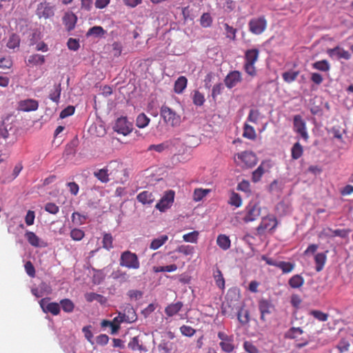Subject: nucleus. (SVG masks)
Wrapping results in <instances>:
<instances>
[{
	"mask_svg": "<svg viewBox=\"0 0 353 353\" xmlns=\"http://www.w3.org/2000/svg\"><path fill=\"white\" fill-rule=\"evenodd\" d=\"M119 264L128 269H139L140 263L137 255L130 251H125L121 254Z\"/></svg>",
	"mask_w": 353,
	"mask_h": 353,
	"instance_id": "obj_1",
	"label": "nucleus"
},
{
	"mask_svg": "<svg viewBox=\"0 0 353 353\" xmlns=\"http://www.w3.org/2000/svg\"><path fill=\"white\" fill-rule=\"evenodd\" d=\"M160 113L166 124L172 127L179 125L181 122L180 116L168 106L165 105H162Z\"/></svg>",
	"mask_w": 353,
	"mask_h": 353,
	"instance_id": "obj_2",
	"label": "nucleus"
},
{
	"mask_svg": "<svg viewBox=\"0 0 353 353\" xmlns=\"http://www.w3.org/2000/svg\"><path fill=\"white\" fill-rule=\"evenodd\" d=\"M238 159L242 162L243 168H252L255 166L258 162V158L256 154L250 151H243L236 154Z\"/></svg>",
	"mask_w": 353,
	"mask_h": 353,
	"instance_id": "obj_3",
	"label": "nucleus"
},
{
	"mask_svg": "<svg viewBox=\"0 0 353 353\" xmlns=\"http://www.w3.org/2000/svg\"><path fill=\"white\" fill-rule=\"evenodd\" d=\"M113 128L117 133L126 136L132 131L133 125L128 120L127 117H121L117 119Z\"/></svg>",
	"mask_w": 353,
	"mask_h": 353,
	"instance_id": "obj_4",
	"label": "nucleus"
},
{
	"mask_svg": "<svg viewBox=\"0 0 353 353\" xmlns=\"http://www.w3.org/2000/svg\"><path fill=\"white\" fill-rule=\"evenodd\" d=\"M174 191H166L163 197L156 204L155 208L160 212H165L166 210L169 209L174 203Z\"/></svg>",
	"mask_w": 353,
	"mask_h": 353,
	"instance_id": "obj_5",
	"label": "nucleus"
},
{
	"mask_svg": "<svg viewBox=\"0 0 353 353\" xmlns=\"http://www.w3.org/2000/svg\"><path fill=\"white\" fill-rule=\"evenodd\" d=\"M250 31L254 34H261L267 27V21L264 17L252 19L249 22Z\"/></svg>",
	"mask_w": 353,
	"mask_h": 353,
	"instance_id": "obj_6",
	"label": "nucleus"
},
{
	"mask_svg": "<svg viewBox=\"0 0 353 353\" xmlns=\"http://www.w3.org/2000/svg\"><path fill=\"white\" fill-rule=\"evenodd\" d=\"M245 215L243 217V221L245 223L255 221L261 212V208L257 203H250L245 209Z\"/></svg>",
	"mask_w": 353,
	"mask_h": 353,
	"instance_id": "obj_7",
	"label": "nucleus"
},
{
	"mask_svg": "<svg viewBox=\"0 0 353 353\" xmlns=\"http://www.w3.org/2000/svg\"><path fill=\"white\" fill-rule=\"evenodd\" d=\"M277 220L274 215H268L263 217L261 223L256 228L258 234H262L265 230H272L276 228Z\"/></svg>",
	"mask_w": 353,
	"mask_h": 353,
	"instance_id": "obj_8",
	"label": "nucleus"
},
{
	"mask_svg": "<svg viewBox=\"0 0 353 353\" xmlns=\"http://www.w3.org/2000/svg\"><path fill=\"white\" fill-rule=\"evenodd\" d=\"M36 14L39 18L49 19L54 14V6L43 1L37 5Z\"/></svg>",
	"mask_w": 353,
	"mask_h": 353,
	"instance_id": "obj_9",
	"label": "nucleus"
},
{
	"mask_svg": "<svg viewBox=\"0 0 353 353\" xmlns=\"http://www.w3.org/2000/svg\"><path fill=\"white\" fill-rule=\"evenodd\" d=\"M50 298H43L40 300L39 305L42 310L45 313H50L52 315L57 316L59 314L61 309L60 305L56 302H49Z\"/></svg>",
	"mask_w": 353,
	"mask_h": 353,
	"instance_id": "obj_10",
	"label": "nucleus"
},
{
	"mask_svg": "<svg viewBox=\"0 0 353 353\" xmlns=\"http://www.w3.org/2000/svg\"><path fill=\"white\" fill-rule=\"evenodd\" d=\"M294 130L307 141L309 136L306 130V124L300 115L294 117Z\"/></svg>",
	"mask_w": 353,
	"mask_h": 353,
	"instance_id": "obj_11",
	"label": "nucleus"
},
{
	"mask_svg": "<svg viewBox=\"0 0 353 353\" xmlns=\"http://www.w3.org/2000/svg\"><path fill=\"white\" fill-rule=\"evenodd\" d=\"M259 310L261 313V320L266 321V315L270 314L274 310V305L270 300L262 299L259 301Z\"/></svg>",
	"mask_w": 353,
	"mask_h": 353,
	"instance_id": "obj_12",
	"label": "nucleus"
},
{
	"mask_svg": "<svg viewBox=\"0 0 353 353\" xmlns=\"http://www.w3.org/2000/svg\"><path fill=\"white\" fill-rule=\"evenodd\" d=\"M147 336L146 334H143L133 337L128 343V347L133 351L147 352L148 348L143 342V339Z\"/></svg>",
	"mask_w": 353,
	"mask_h": 353,
	"instance_id": "obj_13",
	"label": "nucleus"
},
{
	"mask_svg": "<svg viewBox=\"0 0 353 353\" xmlns=\"http://www.w3.org/2000/svg\"><path fill=\"white\" fill-rule=\"evenodd\" d=\"M327 54L332 59L349 60L351 57L350 53L343 48L336 46L332 49L327 50Z\"/></svg>",
	"mask_w": 353,
	"mask_h": 353,
	"instance_id": "obj_14",
	"label": "nucleus"
},
{
	"mask_svg": "<svg viewBox=\"0 0 353 353\" xmlns=\"http://www.w3.org/2000/svg\"><path fill=\"white\" fill-rule=\"evenodd\" d=\"M39 103L34 99H25L19 102L18 110L23 112L35 111L38 109Z\"/></svg>",
	"mask_w": 353,
	"mask_h": 353,
	"instance_id": "obj_15",
	"label": "nucleus"
},
{
	"mask_svg": "<svg viewBox=\"0 0 353 353\" xmlns=\"http://www.w3.org/2000/svg\"><path fill=\"white\" fill-rule=\"evenodd\" d=\"M125 323H132L137 320V315L135 310L130 304H126L121 312Z\"/></svg>",
	"mask_w": 353,
	"mask_h": 353,
	"instance_id": "obj_16",
	"label": "nucleus"
},
{
	"mask_svg": "<svg viewBox=\"0 0 353 353\" xmlns=\"http://www.w3.org/2000/svg\"><path fill=\"white\" fill-rule=\"evenodd\" d=\"M77 17L72 12H66L63 17V23L68 31L72 30L76 26Z\"/></svg>",
	"mask_w": 353,
	"mask_h": 353,
	"instance_id": "obj_17",
	"label": "nucleus"
},
{
	"mask_svg": "<svg viewBox=\"0 0 353 353\" xmlns=\"http://www.w3.org/2000/svg\"><path fill=\"white\" fill-rule=\"evenodd\" d=\"M241 80V74L239 71L234 70L230 72L225 79V83L227 87L232 88L237 85V83Z\"/></svg>",
	"mask_w": 353,
	"mask_h": 353,
	"instance_id": "obj_18",
	"label": "nucleus"
},
{
	"mask_svg": "<svg viewBox=\"0 0 353 353\" xmlns=\"http://www.w3.org/2000/svg\"><path fill=\"white\" fill-rule=\"evenodd\" d=\"M137 199L143 205H151L155 200V196L152 192L144 190L137 196Z\"/></svg>",
	"mask_w": 353,
	"mask_h": 353,
	"instance_id": "obj_19",
	"label": "nucleus"
},
{
	"mask_svg": "<svg viewBox=\"0 0 353 353\" xmlns=\"http://www.w3.org/2000/svg\"><path fill=\"white\" fill-rule=\"evenodd\" d=\"M183 304L181 301L168 305L165 308V313L167 316L171 317L176 314L183 307Z\"/></svg>",
	"mask_w": 353,
	"mask_h": 353,
	"instance_id": "obj_20",
	"label": "nucleus"
},
{
	"mask_svg": "<svg viewBox=\"0 0 353 353\" xmlns=\"http://www.w3.org/2000/svg\"><path fill=\"white\" fill-rule=\"evenodd\" d=\"M216 244L223 250H227L231 246V241L228 236L221 234L217 236Z\"/></svg>",
	"mask_w": 353,
	"mask_h": 353,
	"instance_id": "obj_21",
	"label": "nucleus"
},
{
	"mask_svg": "<svg viewBox=\"0 0 353 353\" xmlns=\"http://www.w3.org/2000/svg\"><path fill=\"white\" fill-rule=\"evenodd\" d=\"M327 260L326 254L324 252L317 253L314 256L316 270L320 272L323 269Z\"/></svg>",
	"mask_w": 353,
	"mask_h": 353,
	"instance_id": "obj_22",
	"label": "nucleus"
},
{
	"mask_svg": "<svg viewBox=\"0 0 353 353\" xmlns=\"http://www.w3.org/2000/svg\"><path fill=\"white\" fill-rule=\"evenodd\" d=\"M20 41H21L20 37L15 33H12L10 35V37L7 41L6 46L9 49H12V50H14L15 48H19V45H20Z\"/></svg>",
	"mask_w": 353,
	"mask_h": 353,
	"instance_id": "obj_23",
	"label": "nucleus"
},
{
	"mask_svg": "<svg viewBox=\"0 0 353 353\" xmlns=\"http://www.w3.org/2000/svg\"><path fill=\"white\" fill-rule=\"evenodd\" d=\"M305 280L300 274L292 276L288 281V284L292 288H299L304 284Z\"/></svg>",
	"mask_w": 353,
	"mask_h": 353,
	"instance_id": "obj_24",
	"label": "nucleus"
},
{
	"mask_svg": "<svg viewBox=\"0 0 353 353\" xmlns=\"http://www.w3.org/2000/svg\"><path fill=\"white\" fill-rule=\"evenodd\" d=\"M259 54V51L256 48L248 50L245 53V62L255 63L258 60Z\"/></svg>",
	"mask_w": 353,
	"mask_h": 353,
	"instance_id": "obj_25",
	"label": "nucleus"
},
{
	"mask_svg": "<svg viewBox=\"0 0 353 353\" xmlns=\"http://www.w3.org/2000/svg\"><path fill=\"white\" fill-rule=\"evenodd\" d=\"M45 62V56L39 54L30 55L28 59V63L32 65H41Z\"/></svg>",
	"mask_w": 353,
	"mask_h": 353,
	"instance_id": "obj_26",
	"label": "nucleus"
},
{
	"mask_svg": "<svg viewBox=\"0 0 353 353\" xmlns=\"http://www.w3.org/2000/svg\"><path fill=\"white\" fill-rule=\"evenodd\" d=\"M168 240V236L165 234L161 235L152 241L150 248L155 250L162 246Z\"/></svg>",
	"mask_w": 353,
	"mask_h": 353,
	"instance_id": "obj_27",
	"label": "nucleus"
},
{
	"mask_svg": "<svg viewBox=\"0 0 353 353\" xmlns=\"http://www.w3.org/2000/svg\"><path fill=\"white\" fill-rule=\"evenodd\" d=\"M105 34V30L101 26H93L90 28L86 33L87 37L94 36L95 37H103Z\"/></svg>",
	"mask_w": 353,
	"mask_h": 353,
	"instance_id": "obj_28",
	"label": "nucleus"
},
{
	"mask_svg": "<svg viewBox=\"0 0 353 353\" xmlns=\"http://www.w3.org/2000/svg\"><path fill=\"white\" fill-rule=\"evenodd\" d=\"M303 153V148L302 145L299 143H295L291 149V156L292 159L296 160L299 159Z\"/></svg>",
	"mask_w": 353,
	"mask_h": 353,
	"instance_id": "obj_29",
	"label": "nucleus"
},
{
	"mask_svg": "<svg viewBox=\"0 0 353 353\" xmlns=\"http://www.w3.org/2000/svg\"><path fill=\"white\" fill-rule=\"evenodd\" d=\"M303 333V330L300 327H292L290 328L285 334V337L290 339H295Z\"/></svg>",
	"mask_w": 353,
	"mask_h": 353,
	"instance_id": "obj_30",
	"label": "nucleus"
},
{
	"mask_svg": "<svg viewBox=\"0 0 353 353\" xmlns=\"http://www.w3.org/2000/svg\"><path fill=\"white\" fill-rule=\"evenodd\" d=\"M243 136L250 140H254L256 137V134L254 128L247 123L244 124Z\"/></svg>",
	"mask_w": 353,
	"mask_h": 353,
	"instance_id": "obj_31",
	"label": "nucleus"
},
{
	"mask_svg": "<svg viewBox=\"0 0 353 353\" xmlns=\"http://www.w3.org/2000/svg\"><path fill=\"white\" fill-rule=\"evenodd\" d=\"M25 237L26 238L28 243L34 246V247H39V238L35 234L34 232L31 231H27L25 234Z\"/></svg>",
	"mask_w": 353,
	"mask_h": 353,
	"instance_id": "obj_32",
	"label": "nucleus"
},
{
	"mask_svg": "<svg viewBox=\"0 0 353 353\" xmlns=\"http://www.w3.org/2000/svg\"><path fill=\"white\" fill-rule=\"evenodd\" d=\"M108 168L100 169L94 172V175L102 183H107L109 181V173Z\"/></svg>",
	"mask_w": 353,
	"mask_h": 353,
	"instance_id": "obj_33",
	"label": "nucleus"
},
{
	"mask_svg": "<svg viewBox=\"0 0 353 353\" xmlns=\"http://www.w3.org/2000/svg\"><path fill=\"white\" fill-rule=\"evenodd\" d=\"M62 310L66 313H71L74 309V303L69 299H63L60 301Z\"/></svg>",
	"mask_w": 353,
	"mask_h": 353,
	"instance_id": "obj_34",
	"label": "nucleus"
},
{
	"mask_svg": "<svg viewBox=\"0 0 353 353\" xmlns=\"http://www.w3.org/2000/svg\"><path fill=\"white\" fill-rule=\"evenodd\" d=\"M295 267V264L294 263L285 262V261H279L277 268L282 270L283 274H288L291 272Z\"/></svg>",
	"mask_w": 353,
	"mask_h": 353,
	"instance_id": "obj_35",
	"label": "nucleus"
},
{
	"mask_svg": "<svg viewBox=\"0 0 353 353\" xmlns=\"http://www.w3.org/2000/svg\"><path fill=\"white\" fill-rule=\"evenodd\" d=\"M313 68L322 72H327L330 70V65L326 60H321L314 62L312 64Z\"/></svg>",
	"mask_w": 353,
	"mask_h": 353,
	"instance_id": "obj_36",
	"label": "nucleus"
},
{
	"mask_svg": "<svg viewBox=\"0 0 353 353\" xmlns=\"http://www.w3.org/2000/svg\"><path fill=\"white\" fill-rule=\"evenodd\" d=\"M150 119L144 114H139L136 119V125L139 128H145L150 123Z\"/></svg>",
	"mask_w": 353,
	"mask_h": 353,
	"instance_id": "obj_37",
	"label": "nucleus"
},
{
	"mask_svg": "<svg viewBox=\"0 0 353 353\" xmlns=\"http://www.w3.org/2000/svg\"><path fill=\"white\" fill-rule=\"evenodd\" d=\"M228 203L232 206L239 208L242 205V199L241 196L234 192H232L230 196Z\"/></svg>",
	"mask_w": 353,
	"mask_h": 353,
	"instance_id": "obj_38",
	"label": "nucleus"
},
{
	"mask_svg": "<svg viewBox=\"0 0 353 353\" xmlns=\"http://www.w3.org/2000/svg\"><path fill=\"white\" fill-rule=\"evenodd\" d=\"M264 162H262L261 165L252 172V181L254 183L259 182L263 174L265 173L264 168L263 167Z\"/></svg>",
	"mask_w": 353,
	"mask_h": 353,
	"instance_id": "obj_39",
	"label": "nucleus"
},
{
	"mask_svg": "<svg viewBox=\"0 0 353 353\" xmlns=\"http://www.w3.org/2000/svg\"><path fill=\"white\" fill-rule=\"evenodd\" d=\"M103 248L107 250H110L113 248V237L110 233H104L103 236Z\"/></svg>",
	"mask_w": 353,
	"mask_h": 353,
	"instance_id": "obj_40",
	"label": "nucleus"
},
{
	"mask_svg": "<svg viewBox=\"0 0 353 353\" xmlns=\"http://www.w3.org/2000/svg\"><path fill=\"white\" fill-rule=\"evenodd\" d=\"M210 190L209 189L196 188L194 191L193 199L195 201H199L202 200Z\"/></svg>",
	"mask_w": 353,
	"mask_h": 353,
	"instance_id": "obj_41",
	"label": "nucleus"
},
{
	"mask_svg": "<svg viewBox=\"0 0 353 353\" xmlns=\"http://www.w3.org/2000/svg\"><path fill=\"white\" fill-rule=\"evenodd\" d=\"M214 280L216 285L220 288V289H224L225 288V279L223 278V274L221 271L219 269H217L214 274Z\"/></svg>",
	"mask_w": 353,
	"mask_h": 353,
	"instance_id": "obj_42",
	"label": "nucleus"
},
{
	"mask_svg": "<svg viewBox=\"0 0 353 353\" xmlns=\"http://www.w3.org/2000/svg\"><path fill=\"white\" fill-rule=\"evenodd\" d=\"M237 318L239 321L245 325L247 324L250 321L249 312L241 308L237 313Z\"/></svg>",
	"mask_w": 353,
	"mask_h": 353,
	"instance_id": "obj_43",
	"label": "nucleus"
},
{
	"mask_svg": "<svg viewBox=\"0 0 353 353\" xmlns=\"http://www.w3.org/2000/svg\"><path fill=\"white\" fill-rule=\"evenodd\" d=\"M177 270V266L176 264H171L165 266H154L153 271L156 273L161 272H174Z\"/></svg>",
	"mask_w": 353,
	"mask_h": 353,
	"instance_id": "obj_44",
	"label": "nucleus"
},
{
	"mask_svg": "<svg viewBox=\"0 0 353 353\" xmlns=\"http://www.w3.org/2000/svg\"><path fill=\"white\" fill-rule=\"evenodd\" d=\"M199 232L198 231H193L191 232H189L188 234H185L183 236V239L185 242L189 243H196L199 237Z\"/></svg>",
	"mask_w": 353,
	"mask_h": 353,
	"instance_id": "obj_45",
	"label": "nucleus"
},
{
	"mask_svg": "<svg viewBox=\"0 0 353 353\" xmlns=\"http://www.w3.org/2000/svg\"><path fill=\"white\" fill-rule=\"evenodd\" d=\"M262 118V115L258 110H250L248 120L250 122L257 123L259 120Z\"/></svg>",
	"mask_w": 353,
	"mask_h": 353,
	"instance_id": "obj_46",
	"label": "nucleus"
},
{
	"mask_svg": "<svg viewBox=\"0 0 353 353\" xmlns=\"http://www.w3.org/2000/svg\"><path fill=\"white\" fill-rule=\"evenodd\" d=\"M85 236L84 232L78 228H74L70 232V237L74 241H81Z\"/></svg>",
	"mask_w": 353,
	"mask_h": 353,
	"instance_id": "obj_47",
	"label": "nucleus"
},
{
	"mask_svg": "<svg viewBox=\"0 0 353 353\" xmlns=\"http://www.w3.org/2000/svg\"><path fill=\"white\" fill-rule=\"evenodd\" d=\"M310 314L312 315L315 319L320 321H326L328 319L329 315L320 310H312Z\"/></svg>",
	"mask_w": 353,
	"mask_h": 353,
	"instance_id": "obj_48",
	"label": "nucleus"
},
{
	"mask_svg": "<svg viewBox=\"0 0 353 353\" xmlns=\"http://www.w3.org/2000/svg\"><path fill=\"white\" fill-rule=\"evenodd\" d=\"M299 74V72L297 71L285 72L283 74V78L285 81L290 83L296 79Z\"/></svg>",
	"mask_w": 353,
	"mask_h": 353,
	"instance_id": "obj_49",
	"label": "nucleus"
},
{
	"mask_svg": "<svg viewBox=\"0 0 353 353\" xmlns=\"http://www.w3.org/2000/svg\"><path fill=\"white\" fill-rule=\"evenodd\" d=\"M225 27V31L226 37L229 38L232 40L236 39V29L234 28L233 27L229 26L228 23L224 24Z\"/></svg>",
	"mask_w": 353,
	"mask_h": 353,
	"instance_id": "obj_50",
	"label": "nucleus"
},
{
	"mask_svg": "<svg viewBox=\"0 0 353 353\" xmlns=\"http://www.w3.org/2000/svg\"><path fill=\"white\" fill-rule=\"evenodd\" d=\"M212 22V17L209 13H203L201 17L200 23L203 27L207 28L210 26Z\"/></svg>",
	"mask_w": 353,
	"mask_h": 353,
	"instance_id": "obj_51",
	"label": "nucleus"
},
{
	"mask_svg": "<svg viewBox=\"0 0 353 353\" xmlns=\"http://www.w3.org/2000/svg\"><path fill=\"white\" fill-rule=\"evenodd\" d=\"M85 298L88 302H92L94 300H97L99 302H102L103 296L101 294H96L94 292H89L85 294Z\"/></svg>",
	"mask_w": 353,
	"mask_h": 353,
	"instance_id": "obj_52",
	"label": "nucleus"
},
{
	"mask_svg": "<svg viewBox=\"0 0 353 353\" xmlns=\"http://www.w3.org/2000/svg\"><path fill=\"white\" fill-rule=\"evenodd\" d=\"M112 275L113 279L120 280L121 281H126L129 278L128 274L121 270L115 271Z\"/></svg>",
	"mask_w": 353,
	"mask_h": 353,
	"instance_id": "obj_53",
	"label": "nucleus"
},
{
	"mask_svg": "<svg viewBox=\"0 0 353 353\" xmlns=\"http://www.w3.org/2000/svg\"><path fill=\"white\" fill-rule=\"evenodd\" d=\"M130 300H139L143 296V292L138 290H130L127 292Z\"/></svg>",
	"mask_w": 353,
	"mask_h": 353,
	"instance_id": "obj_54",
	"label": "nucleus"
},
{
	"mask_svg": "<svg viewBox=\"0 0 353 353\" xmlns=\"http://www.w3.org/2000/svg\"><path fill=\"white\" fill-rule=\"evenodd\" d=\"M180 331L183 335L186 336H192L196 332L195 330L192 328L191 326L185 325H182L180 327Z\"/></svg>",
	"mask_w": 353,
	"mask_h": 353,
	"instance_id": "obj_55",
	"label": "nucleus"
},
{
	"mask_svg": "<svg viewBox=\"0 0 353 353\" xmlns=\"http://www.w3.org/2000/svg\"><path fill=\"white\" fill-rule=\"evenodd\" d=\"M237 190L245 193H250V184L248 181L243 180L237 185Z\"/></svg>",
	"mask_w": 353,
	"mask_h": 353,
	"instance_id": "obj_56",
	"label": "nucleus"
},
{
	"mask_svg": "<svg viewBox=\"0 0 353 353\" xmlns=\"http://www.w3.org/2000/svg\"><path fill=\"white\" fill-rule=\"evenodd\" d=\"M177 252L185 255H190L194 252V248L191 245H181L177 248Z\"/></svg>",
	"mask_w": 353,
	"mask_h": 353,
	"instance_id": "obj_57",
	"label": "nucleus"
},
{
	"mask_svg": "<svg viewBox=\"0 0 353 353\" xmlns=\"http://www.w3.org/2000/svg\"><path fill=\"white\" fill-rule=\"evenodd\" d=\"M220 346L222 350L226 352H231L234 350V345L229 339L225 341H221L220 343Z\"/></svg>",
	"mask_w": 353,
	"mask_h": 353,
	"instance_id": "obj_58",
	"label": "nucleus"
},
{
	"mask_svg": "<svg viewBox=\"0 0 353 353\" xmlns=\"http://www.w3.org/2000/svg\"><path fill=\"white\" fill-rule=\"evenodd\" d=\"M168 145L166 143H162L157 144V145H150L148 147V150H149V151L155 150L158 152H161L164 150L168 148Z\"/></svg>",
	"mask_w": 353,
	"mask_h": 353,
	"instance_id": "obj_59",
	"label": "nucleus"
},
{
	"mask_svg": "<svg viewBox=\"0 0 353 353\" xmlns=\"http://www.w3.org/2000/svg\"><path fill=\"white\" fill-rule=\"evenodd\" d=\"M59 210V207L54 203H48L45 205V210L52 214H57Z\"/></svg>",
	"mask_w": 353,
	"mask_h": 353,
	"instance_id": "obj_60",
	"label": "nucleus"
},
{
	"mask_svg": "<svg viewBox=\"0 0 353 353\" xmlns=\"http://www.w3.org/2000/svg\"><path fill=\"white\" fill-rule=\"evenodd\" d=\"M350 345V343L347 340L341 339L337 345V348L341 353H343L349 350Z\"/></svg>",
	"mask_w": 353,
	"mask_h": 353,
	"instance_id": "obj_61",
	"label": "nucleus"
},
{
	"mask_svg": "<svg viewBox=\"0 0 353 353\" xmlns=\"http://www.w3.org/2000/svg\"><path fill=\"white\" fill-rule=\"evenodd\" d=\"M24 268H25L26 273L30 277H34L35 276V269H34V265H33V264L32 263L31 261H27L25 263Z\"/></svg>",
	"mask_w": 353,
	"mask_h": 353,
	"instance_id": "obj_62",
	"label": "nucleus"
},
{
	"mask_svg": "<svg viewBox=\"0 0 353 353\" xmlns=\"http://www.w3.org/2000/svg\"><path fill=\"white\" fill-rule=\"evenodd\" d=\"M188 80L183 77H179L175 82L174 88H186Z\"/></svg>",
	"mask_w": 353,
	"mask_h": 353,
	"instance_id": "obj_63",
	"label": "nucleus"
},
{
	"mask_svg": "<svg viewBox=\"0 0 353 353\" xmlns=\"http://www.w3.org/2000/svg\"><path fill=\"white\" fill-rule=\"evenodd\" d=\"M74 112V108L73 106L69 105L67 108H64L60 113V117L61 119L66 118L69 116H71Z\"/></svg>",
	"mask_w": 353,
	"mask_h": 353,
	"instance_id": "obj_64",
	"label": "nucleus"
}]
</instances>
